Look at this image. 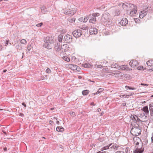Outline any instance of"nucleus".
I'll list each match as a JSON object with an SVG mask.
<instances>
[{
  "label": "nucleus",
  "mask_w": 153,
  "mask_h": 153,
  "mask_svg": "<svg viewBox=\"0 0 153 153\" xmlns=\"http://www.w3.org/2000/svg\"><path fill=\"white\" fill-rule=\"evenodd\" d=\"M143 150V149H140V148H137L135 150H134V153H142Z\"/></svg>",
  "instance_id": "nucleus-19"
},
{
  "label": "nucleus",
  "mask_w": 153,
  "mask_h": 153,
  "mask_svg": "<svg viewBox=\"0 0 153 153\" xmlns=\"http://www.w3.org/2000/svg\"><path fill=\"white\" fill-rule=\"evenodd\" d=\"M120 146L116 143H111L101 148V151L103 152H107L108 153H112L118 149V148Z\"/></svg>",
  "instance_id": "nucleus-1"
},
{
  "label": "nucleus",
  "mask_w": 153,
  "mask_h": 153,
  "mask_svg": "<svg viewBox=\"0 0 153 153\" xmlns=\"http://www.w3.org/2000/svg\"><path fill=\"white\" fill-rule=\"evenodd\" d=\"M126 5V9L128 7H130L131 10L130 12V15L131 16H133L134 14H135L137 11V7L133 4H130L129 3L125 2L123 3V6Z\"/></svg>",
  "instance_id": "nucleus-2"
},
{
  "label": "nucleus",
  "mask_w": 153,
  "mask_h": 153,
  "mask_svg": "<svg viewBox=\"0 0 153 153\" xmlns=\"http://www.w3.org/2000/svg\"><path fill=\"white\" fill-rule=\"evenodd\" d=\"M49 46V43H45L43 45V46L45 48H48V46Z\"/></svg>",
  "instance_id": "nucleus-33"
},
{
  "label": "nucleus",
  "mask_w": 153,
  "mask_h": 153,
  "mask_svg": "<svg viewBox=\"0 0 153 153\" xmlns=\"http://www.w3.org/2000/svg\"><path fill=\"white\" fill-rule=\"evenodd\" d=\"M49 123L50 124H52L53 123V122L52 120H50V121H49Z\"/></svg>",
  "instance_id": "nucleus-62"
},
{
  "label": "nucleus",
  "mask_w": 153,
  "mask_h": 153,
  "mask_svg": "<svg viewBox=\"0 0 153 153\" xmlns=\"http://www.w3.org/2000/svg\"><path fill=\"white\" fill-rule=\"evenodd\" d=\"M72 36L67 34L64 37L63 41L67 43H69L72 42Z\"/></svg>",
  "instance_id": "nucleus-5"
},
{
  "label": "nucleus",
  "mask_w": 153,
  "mask_h": 153,
  "mask_svg": "<svg viewBox=\"0 0 153 153\" xmlns=\"http://www.w3.org/2000/svg\"><path fill=\"white\" fill-rule=\"evenodd\" d=\"M142 110L144 112L146 115H147L149 114V111L147 106H146L143 107Z\"/></svg>",
  "instance_id": "nucleus-16"
},
{
  "label": "nucleus",
  "mask_w": 153,
  "mask_h": 153,
  "mask_svg": "<svg viewBox=\"0 0 153 153\" xmlns=\"http://www.w3.org/2000/svg\"><path fill=\"white\" fill-rule=\"evenodd\" d=\"M82 66L84 68H91L92 67L93 65L89 63H84L82 64Z\"/></svg>",
  "instance_id": "nucleus-17"
},
{
  "label": "nucleus",
  "mask_w": 153,
  "mask_h": 153,
  "mask_svg": "<svg viewBox=\"0 0 153 153\" xmlns=\"http://www.w3.org/2000/svg\"><path fill=\"white\" fill-rule=\"evenodd\" d=\"M21 43L22 44H25L27 42L25 39H23L21 41Z\"/></svg>",
  "instance_id": "nucleus-34"
},
{
  "label": "nucleus",
  "mask_w": 153,
  "mask_h": 153,
  "mask_svg": "<svg viewBox=\"0 0 153 153\" xmlns=\"http://www.w3.org/2000/svg\"><path fill=\"white\" fill-rule=\"evenodd\" d=\"M96 21L97 20L96 17L92 16L89 20V22L92 23L93 24H95Z\"/></svg>",
  "instance_id": "nucleus-20"
},
{
  "label": "nucleus",
  "mask_w": 153,
  "mask_h": 153,
  "mask_svg": "<svg viewBox=\"0 0 153 153\" xmlns=\"http://www.w3.org/2000/svg\"><path fill=\"white\" fill-rule=\"evenodd\" d=\"M129 65L131 67L134 68L138 65V62L137 61L133 60L130 62Z\"/></svg>",
  "instance_id": "nucleus-11"
},
{
  "label": "nucleus",
  "mask_w": 153,
  "mask_h": 153,
  "mask_svg": "<svg viewBox=\"0 0 153 153\" xmlns=\"http://www.w3.org/2000/svg\"><path fill=\"white\" fill-rule=\"evenodd\" d=\"M111 67L114 68H117V67L118 66L117 64L116 63H113L111 65Z\"/></svg>",
  "instance_id": "nucleus-30"
},
{
  "label": "nucleus",
  "mask_w": 153,
  "mask_h": 153,
  "mask_svg": "<svg viewBox=\"0 0 153 153\" xmlns=\"http://www.w3.org/2000/svg\"><path fill=\"white\" fill-rule=\"evenodd\" d=\"M68 67L71 70L73 71L77 70L78 71H79L80 70L79 67L76 65L69 64L68 65Z\"/></svg>",
  "instance_id": "nucleus-8"
},
{
  "label": "nucleus",
  "mask_w": 153,
  "mask_h": 153,
  "mask_svg": "<svg viewBox=\"0 0 153 153\" xmlns=\"http://www.w3.org/2000/svg\"><path fill=\"white\" fill-rule=\"evenodd\" d=\"M126 96V94H124V95H120V97H121V98H123V97H124V96Z\"/></svg>",
  "instance_id": "nucleus-54"
},
{
  "label": "nucleus",
  "mask_w": 153,
  "mask_h": 153,
  "mask_svg": "<svg viewBox=\"0 0 153 153\" xmlns=\"http://www.w3.org/2000/svg\"><path fill=\"white\" fill-rule=\"evenodd\" d=\"M100 93V92H98V90L97 92L94 93V95H96Z\"/></svg>",
  "instance_id": "nucleus-55"
},
{
  "label": "nucleus",
  "mask_w": 153,
  "mask_h": 153,
  "mask_svg": "<svg viewBox=\"0 0 153 153\" xmlns=\"http://www.w3.org/2000/svg\"><path fill=\"white\" fill-rule=\"evenodd\" d=\"M60 131H62L64 130V128L62 127H61L60 126Z\"/></svg>",
  "instance_id": "nucleus-53"
},
{
  "label": "nucleus",
  "mask_w": 153,
  "mask_h": 153,
  "mask_svg": "<svg viewBox=\"0 0 153 153\" xmlns=\"http://www.w3.org/2000/svg\"><path fill=\"white\" fill-rule=\"evenodd\" d=\"M97 153H108L107 152H103L102 151H99Z\"/></svg>",
  "instance_id": "nucleus-43"
},
{
  "label": "nucleus",
  "mask_w": 153,
  "mask_h": 153,
  "mask_svg": "<svg viewBox=\"0 0 153 153\" xmlns=\"http://www.w3.org/2000/svg\"><path fill=\"white\" fill-rule=\"evenodd\" d=\"M149 108L150 115L152 116H153V103L149 105Z\"/></svg>",
  "instance_id": "nucleus-15"
},
{
  "label": "nucleus",
  "mask_w": 153,
  "mask_h": 153,
  "mask_svg": "<svg viewBox=\"0 0 153 153\" xmlns=\"http://www.w3.org/2000/svg\"><path fill=\"white\" fill-rule=\"evenodd\" d=\"M82 33V31L81 30L77 29L74 30L72 33V34L75 37L78 38L81 36Z\"/></svg>",
  "instance_id": "nucleus-4"
},
{
  "label": "nucleus",
  "mask_w": 153,
  "mask_h": 153,
  "mask_svg": "<svg viewBox=\"0 0 153 153\" xmlns=\"http://www.w3.org/2000/svg\"><path fill=\"white\" fill-rule=\"evenodd\" d=\"M152 137H151L152 142L153 143V133L152 134Z\"/></svg>",
  "instance_id": "nucleus-56"
},
{
  "label": "nucleus",
  "mask_w": 153,
  "mask_h": 153,
  "mask_svg": "<svg viewBox=\"0 0 153 153\" xmlns=\"http://www.w3.org/2000/svg\"><path fill=\"white\" fill-rule=\"evenodd\" d=\"M2 132L5 134L6 135H7V134L6 132L4 131L3 130Z\"/></svg>",
  "instance_id": "nucleus-63"
},
{
  "label": "nucleus",
  "mask_w": 153,
  "mask_h": 153,
  "mask_svg": "<svg viewBox=\"0 0 153 153\" xmlns=\"http://www.w3.org/2000/svg\"><path fill=\"white\" fill-rule=\"evenodd\" d=\"M140 85H143L145 86H147L148 85V84H144L143 83H141L140 84Z\"/></svg>",
  "instance_id": "nucleus-50"
},
{
  "label": "nucleus",
  "mask_w": 153,
  "mask_h": 153,
  "mask_svg": "<svg viewBox=\"0 0 153 153\" xmlns=\"http://www.w3.org/2000/svg\"><path fill=\"white\" fill-rule=\"evenodd\" d=\"M43 25L42 23H39L36 25V26L37 27H40L41 26Z\"/></svg>",
  "instance_id": "nucleus-41"
},
{
  "label": "nucleus",
  "mask_w": 153,
  "mask_h": 153,
  "mask_svg": "<svg viewBox=\"0 0 153 153\" xmlns=\"http://www.w3.org/2000/svg\"><path fill=\"white\" fill-rule=\"evenodd\" d=\"M63 36L62 35L60 34L59 35L58 37V40L60 42H62L63 40Z\"/></svg>",
  "instance_id": "nucleus-24"
},
{
  "label": "nucleus",
  "mask_w": 153,
  "mask_h": 153,
  "mask_svg": "<svg viewBox=\"0 0 153 153\" xmlns=\"http://www.w3.org/2000/svg\"><path fill=\"white\" fill-rule=\"evenodd\" d=\"M128 20L126 18H123L120 22V25L122 26H125L128 23Z\"/></svg>",
  "instance_id": "nucleus-12"
},
{
  "label": "nucleus",
  "mask_w": 153,
  "mask_h": 153,
  "mask_svg": "<svg viewBox=\"0 0 153 153\" xmlns=\"http://www.w3.org/2000/svg\"><path fill=\"white\" fill-rule=\"evenodd\" d=\"M82 93L83 95H86L88 93V91L87 90L83 91Z\"/></svg>",
  "instance_id": "nucleus-26"
},
{
  "label": "nucleus",
  "mask_w": 153,
  "mask_h": 153,
  "mask_svg": "<svg viewBox=\"0 0 153 153\" xmlns=\"http://www.w3.org/2000/svg\"><path fill=\"white\" fill-rule=\"evenodd\" d=\"M143 68V67H137V69L139 70H141V68Z\"/></svg>",
  "instance_id": "nucleus-59"
},
{
  "label": "nucleus",
  "mask_w": 153,
  "mask_h": 153,
  "mask_svg": "<svg viewBox=\"0 0 153 153\" xmlns=\"http://www.w3.org/2000/svg\"><path fill=\"white\" fill-rule=\"evenodd\" d=\"M98 90V92L100 93L103 91V89L102 88H99Z\"/></svg>",
  "instance_id": "nucleus-47"
},
{
  "label": "nucleus",
  "mask_w": 153,
  "mask_h": 153,
  "mask_svg": "<svg viewBox=\"0 0 153 153\" xmlns=\"http://www.w3.org/2000/svg\"><path fill=\"white\" fill-rule=\"evenodd\" d=\"M70 48L67 44H64L61 46V53H64L67 51L69 50Z\"/></svg>",
  "instance_id": "nucleus-6"
},
{
  "label": "nucleus",
  "mask_w": 153,
  "mask_h": 153,
  "mask_svg": "<svg viewBox=\"0 0 153 153\" xmlns=\"http://www.w3.org/2000/svg\"><path fill=\"white\" fill-rule=\"evenodd\" d=\"M9 40H6V42H5V46L7 45H8V43H9Z\"/></svg>",
  "instance_id": "nucleus-44"
},
{
  "label": "nucleus",
  "mask_w": 153,
  "mask_h": 153,
  "mask_svg": "<svg viewBox=\"0 0 153 153\" xmlns=\"http://www.w3.org/2000/svg\"><path fill=\"white\" fill-rule=\"evenodd\" d=\"M42 12L45 14L47 11V9L44 6L42 7L41 8Z\"/></svg>",
  "instance_id": "nucleus-23"
},
{
  "label": "nucleus",
  "mask_w": 153,
  "mask_h": 153,
  "mask_svg": "<svg viewBox=\"0 0 153 153\" xmlns=\"http://www.w3.org/2000/svg\"><path fill=\"white\" fill-rule=\"evenodd\" d=\"M120 71H118L116 73H112L111 74H110L111 75L114 76L116 77H119L120 76Z\"/></svg>",
  "instance_id": "nucleus-21"
},
{
  "label": "nucleus",
  "mask_w": 153,
  "mask_h": 153,
  "mask_svg": "<svg viewBox=\"0 0 153 153\" xmlns=\"http://www.w3.org/2000/svg\"><path fill=\"white\" fill-rule=\"evenodd\" d=\"M141 130L138 127H134L131 128V133L134 136H138L141 134Z\"/></svg>",
  "instance_id": "nucleus-3"
},
{
  "label": "nucleus",
  "mask_w": 153,
  "mask_h": 153,
  "mask_svg": "<svg viewBox=\"0 0 153 153\" xmlns=\"http://www.w3.org/2000/svg\"><path fill=\"white\" fill-rule=\"evenodd\" d=\"M70 114L72 116H74L75 115V113L74 112H72L70 113Z\"/></svg>",
  "instance_id": "nucleus-49"
},
{
  "label": "nucleus",
  "mask_w": 153,
  "mask_h": 153,
  "mask_svg": "<svg viewBox=\"0 0 153 153\" xmlns=\"http://www.w3.org/2000/svg\"><path fill=\"white\" fill-rule=\"evenodd\" d=\"M22 105H23L25 107H26V104H25V103L24 102L22 103Z\"/></svg>",
  "instance_id": "nucleus-61"
},
{
  "label": "nucleus",
  "mask_w": 153,
  "mask_h": 153,
  "mask_svg": "<svg viewBox=\"0 0 153 153\" xmlns=\"http://www.w3.org/2000/svg\"><path fill=\"white\" fill-rule=\"evenodd\" d=\"M16 49H19V50L22 49V47L21 45H17L16 46Z\"/></svg>",
  "instance_id": "nucleus-31"
},
{
  "label": "nucleus",
  "mask_w": 153,
  "mask_h": 153,
  "mask_svg": "<svg viewBox=\"0 0 153 153\" xmlns=\"http://www.w3.org/2000/svg\"><path fill=\"white\" fill-rule=\"evenodd\" d=\"M75 13L74 12H73V10L70 9H69L67 11H66L65 13V14L68 15V16H71L73 15Z\"/></svg>",
  "instance_id": "nucleus-14"
},
{
  "label": "nucleus",
  "mask_w": 153,
  "mask_h": 153,
  "mask_svg": "<svg viewBox=\"0 0 153 153\" xmlns=\"http://www.w3.org/2000/svg\"><path fill=\"white\" fill-rule=\"evenodd\" d=\"M75 18H72V19H70L69 20V21L70 22H75Z\"/></svg>",
  "instance_id": "nucleus-39"
},
{
  "label": "nucleus",
  "mask_w": 153,
  "mask_h": 153,
  "mask_svg": "<svg viewBox=\"0 0 153 153\" xmlns=\"http://www.w3.org/2000/svg\"><path fill=\"white\" fill-rule=\"evenodd\" d=\"M123 7L124 9H126V5H124L123 6Z\"/></svg>",
  "instance_id": "nucleus-57"
},
{
  "label": "nucleus",
  "mask_w": 153,
  "mask_h": 153,
  "mask_svg": "<svg viewBox=\"0 0 153 153\" xmlns=\"http://www.w3.org/2000/svg\"><path fill=\"white\" fill-rule=\"evenodd\" d=\"M80 28L83 30H86L88 28V26L84 25L82 26H80Z\"/></svg>",
  "instance_id": "nucleus-28"
},
{
  "label": "nucleus",
  "mask_w": 153,
  "mask_h": 153,
  "mask_svg": "<svg viewBox=\"0 0 153 153\" xmlns=\"http://www.w3.org/2000/svg\"><path fill=\"white\" fill-rule=\"evenodd\" d=\"M136 88H134V87H131L130 88V90H136Z\"/></svg>",
  "instance_id": "nucleus-58"
},
{
  "label": "nucleus",
  "mask_w": 153,
  "mask_h": 153,
  "mask_svg": "<svg viewBox=\"0 0 153 153\" xmlns=\"http://www.w3.org/2000/svg\"><path fill=\"white\" fill-rule=\"evenodd\" d=\"M120 11L119 10H117L116 12L115 15L118 16L120 14Z\"/></svg>",
  "instance_id": "nucleus-35"
},
{
  "label": "nucleus",
  "mask_w": 153,
  "mask_h": 153,
  "mask_svg": "<svg viewBox=\"0 0 153 153\" xmlns=\"http://www.w3.org/2000/svg\"><path fill=\"white\" fill-rule=\"evenodd\" d=\"M46 72L49 74L51 72V71L49 68H48L46 70Z\"/></svg>",
  "instance_id": "nucleus-40"
},
{
  "label": "nucleus",
  "mask_w": 153,
  "mask_h": 153,
  "mask_svg": "<svg viewBox=\"0 0 153 153\" xmlns=\"http://www.w3.org/2000/svg\"><path fill=\"white\" fill-rule=\"evenodd\" d=\"M96 67L97 68H101L103 66H102L101 65H97L96 66Z\"/></svg>",
  "instance_id": "nucleus-45"
},
{
  "label": "nucleus",
  "mask_w": 153,
  "mask_h": 153,
  "mask_svg": "<svg viewBox=\"0 0 153 153\" xmlns=\"http://www.w3.org/2000/svg\"><path fill=\"white\" fill-rule=\"evenodd\" d=\"M55 50L56 52H59L61 53V47L60 46V43H55L54 47Z\"/></svg>",
  "instance_id": "nucleus-10"
},
{
  "label": "nucleus",
  "mask_w": 153,
  "mask_h": 153,
  "mask_svg": "<svg viewBox=\"0 0 153 153\" xmlns=\"http://www.w3.org/2000/svg\"><path fill=\"white\" fill-rule=\"evenodd\" d=\"M125 88H126V89H129L130 90V87L128 86H127V85H126V86H125Z\"/></svg>",
  "instance_id": "nucleus-52"
},
{
  "label": "nucleus",
  "mask_w": 153,
  "mask_h": 153,
  "mask_svg": "<svg viewBox=\"0 0 153 153\" xmlns=\"http://www.w3.org/2000/svg\"><path fill=\"white\" fill-rule=\"evenodd\" d=\"M131 118L132 120L136 121H137V120H139L138 117L136 115H131Z\"/></svg>",
  "instance_id": "nucleus-25"
},
{
  "label": "nucleus",
  "mask_w": 153,
  "mask_h": 153,
  "mask_svg": "<svg viewBox=\"0 0 153 153\" xmlns=\"http://www.w3.org/2000/svg\"><path fill=\"white\" fill-rule=\"evenodd\" d=\"M142 144H141L140 145H139V146H135V148H136V149L137 148H140V149H142Z\"/></svg>",
  "instance_id": "nucleus-38"
},
{
  "label": "nucleus",
  "mask_w": 153,
  "mask_h": 153,
  "mask_svg": "<svg viewBox=\"0 0 153 153\" xmlns=\"http://www.w3.org/2000/svg\"><path fill=\"white\" fill-rule=\"evenodd\" d=\"M134 143H135V144L136 145V146H139V142L138 141H134Z\"/></svg>",
  "instance_id": "nucleus-42"
},
{
  "label": "nucleus",
  "mask_w": 153,
  "mask_h": 153,
  "mask_svg": "<svg viewBox=\"0 0 153 153\" xmlns=\"http://www.w3.org/2000/svg\"><path fill=\"white\" fill-rule=\"evenodd\" d=\"M63 59L65 61H66L67 62H69L70 61V59L67 56H64L63 57Z\"/></svg>",
  "instance_id": "nucleus-27"
},
{
  "label": "nucleus",
  "mask_w": 153,
  "mask_h": 153,
  "mask_svg": "<svg viewBox=\"0 0 153 153\" xmlns=\"http://www.w3.org/2000/svg\"><path fill=\"white\" fill-rule=\"evenodd\" d=\"M92 16L94 17H98L100 16V14L98 13H92Z\"/></svg>",
  "instance_id": "nucleus-29"
},
{
  "label": "nucleus",
  "mask_w": 153,
  "mask_h": 153,
  "mask_svg": "<svg viewBox=\"0 0 153 153\" xmlns=\"http://www.w3.org/2000/svg\"><path fill=\"white\" fill-rule=\"evenodd\" d=\"M79 20L80 22H84V18L81 17L79 19Z\"/></svg>",
  "instance_id": "nucleus-37"
},
{
  "label": "nucleus",
  "mask_w": 153,
  "mask_h": 153,
  "mask_svg": "<svg viewBox=\"0 0 153 153\" xmlns=\"http://www.w3.org/2000/svg\"><path fill=\"white\" fill-rule=\"evenodd\" d=\"M88 16L84 17V22H86L88 20Z\"/></svg>",
  "instance_id": "nucleus-32"
},
{
  "label": "nucleus",
  "mask_w": 153,
  "mask_h": 153,
  "mask_svg": "<svg viewBox=\"0 0 153 153\" xmlns=\"http://www.w3.org/2000/svg\"><path fill=\"white\" fill-rule=\"evenodd\" d=\"M133 94L128 95L127 94H126V96H124V97L126 98V97H128L129 96H132Z\"/></svg>",
  "instance_id": "nucleus-48"
},
{
  "label": "nucleus",
  "mask_w": 153,
  "mask_h": 153,
  "mask_svg": "<svg viewBox=\"0 0 153 153\" xmlns=\"http://www.w3.org/2000/svg\"><path fill=\"white\" fill-rule=\"evenodd\" d=\"M109 14L108 13L104 14L102 17L101 20L104 22L108 21L109 20Z\"/></svg>",
  "instance_id": "nucleus-7"
},
{
  "label": "nucleus",
  "mask_w": 153,
  "mask_h": 153,
  "mask_svg": "<svg viewBox=\"0 0 153 153\" xmlns=\"http://www.w3.org/2000/svg\"><path fill=\"white\" fill-rule=\"evenodd\" d=\"M98 31L97 29L94 27L90 28L89 30V32L91 35L97 34Z\"/></svg>",
  "instance_id": "nucleus-9"
},
{
  "label": "nucleus",
  "mask_w": 153,
  "mask_h": 153,
  "mask_svg": "<svg viewBox=\"0 0 153 153\" xmlns=\"http://www.w3.org/2000/svg\"><path fill=\"white\" fill-rule=\"evenodd\" d=\"M44 41L45 43H51L52 42L51 38L49 36H47L44 39Z\"/></svg>",
  "instance_id": "nucleus-18"
},
{
  "label": "nucleus",
  "mask_w": 153,
  "mask_h": 153,
  "mask_svg": "<svg viewBox=\"0 0 153 153\" xmlns=\"http://www.w3.org/2000/svg\"><path fill=\"white\" fill-rule=\"evenodd\" d=\"M56 130L58 131H60V126H58L56 128Z\"/></svg>",
  "instance_id": "nucleus-46"
},
{
  "label": "nucleus",
  "mask_w": 153,
  "mask_h": 153,
  "mask_svg": "<svg viewBox=\"0 0 153 153\" xmlns=\"http://www.w3.org/2000/svg\"><path fill=\"white\" fill-rule=\"evenodd\" d=\"M147 11L146 10L140 11L139 13V18L140 19L143 18L147 14Z\"/></svg>",
  "instance_id": "nucleus-13"
},
{
  "label": "nucleus",
  "mask_w": 153,
  "mask_h": 153,
  "mask_svg": "<svg viewBox=\"0 0 153 153\" xmlns=\"http://www.w3.org/2000/svg\"><path fill=\"white\" fill-rule=\"evenodd\" d=\"M146 64L148 66H153V60H149L148 61Z\"/></svg>",
  "instance_id": "nucleus-22"
},
{
  "label": "nucleus",
  "mask_w": 153,
  "mask_h": 153,
  "mask_svg": "<svg viewBox=\"0 0 153 153\" xmlns=\"http://www.w3.org/2000/svg\"><path fill=\"white\" fill-rule=\"evenodd\" d=\"M19 116H20L21 117H22L23 116H24V114H22V113H20L19 114Z\"/></svg>",
  "instance_id": "nucleus-64"
},
{
  "label": "nucleus",
  "mask_w": 153,
  "mask_h": 153,
  "mask_svg": "<svg viewBox=\"0 0 153 153\" xmlns=\"http://www.w3.org/2000/svg\"><path fill=\"white\" fill-rule=\"evenodd\" d=\"M148 140L147 139H146L145 140V143L146 144H147L148 143Z\"/></svg>",
  "instance_id": "nucleus-60"
},
{
  "label": "nucleus",
  "mask_w": 153,
  "mask_h": 153,
  "mask_svg": "<svg viewBox=\"0 0 153 153\" xmlns=\"http://www.w3.org/2000/svg\"><path fill=\"white\" fill-rule=\"evenodd\" d=\"M31 45H29L27 46V49L28 51H29L31 50Z\"/></svg>",
  "instance_id": "nucleus-36"
},
{
  "label": "nucleus",
  "mask_w": 153,
  "mask_h": 153,
  "mask_svg": "<svg viewBox=\"0 0 153 153\" xmlns=\"http://www.w3.org/2000/svg\"><path fill=\"white\" fill-rule=\"evenodd\" d=\"M115 153H125L123 152L122 151H117Z\"/></svg>",
  "instance_id": "nucleus-51"
}]
</instances>
